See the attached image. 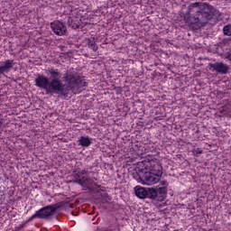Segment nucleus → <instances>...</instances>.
<instances>
[{
  "instance_id": "bb28decb",
  "label": "nucleus",
  "mask_w": 231,
  "mask_h": 231,
  "mask_svg": "<svg viewBox=\"0 0 231 231\" xmlns=\"http://www.w3.org/2000/svg\"><path fill=\"white\" fill-rule=\"evenodd\" d=\"M95 190H96V192H97L98 194H99V192H104V189H95Z\"/></svg>"
},
{
  "instance_id": "f257e3e1",
  "label": "nucleus",
  "mask_w": 231,
  "mask_h": 231,
  "mask_svg": "<svg viewBox=\"0 0 231 231\" xmlns=\"http://www.w3.org/2000/svg\"><path fill=\"white\" fill-rule=\"evenodd\" d=\"M221 17V13L206 2H195L189 4L184 21L188 23L189 30L196 32L205 28L209 21Z\"/></svg>"
},
{
  "instance_id": "a878e982",
  "label": "nucleus",
  "mask_w": 231,
  "mask_h": 231,
  "mask_svg": "<svg viewBox=\"0 0 231 231\" xmlns=\"http://www.w3.org/2000/svg\"><path fill=\"white\" fill-rule=\"evenodd\" d=\"M79 173L81 174V176H84V174H88V171H86L85 170H82L81 171H78Z\"/></svg>"
},
{
  "instance_id": "7ed1b4c3",
  "label": "nucleus",
  "mask_w": 231,
  "mask_h": 231,
  "mask_svg": "<svg viewBox=\"0 0 231 231\" xmlns=\"http://www.w3.org/2000/svg\"><path fill=\"white\" fill-rule=\"evenodd\" d=\"M46 73L51 75L47 95H60V97L67 98L69 95V88L60 80L61 74L59 69L50 68L46 70Z\"/></svg>"
},
{
  "instance_id": "412c9836",
  "label": "nucleus",
  "mask_w": 231,
  "mask_h": 231,
  "mask_svg": "<svg viewBox=\"0 0 231 231\" xmlns=\"http://www.w3.org/2000/svg\"><path fill=\"white\" fill-rule=\"evenodd\" d=\"M25 226H26V223H23V224L20 225L19 226H15L13 231H21V230H23V228H24Z\"/></svg>"
},
{
  "instance_id": "c756f323",
  "label": "nucleus",
  "mask_w": 231,
  "mask_h": 231,
  "mask_svg": "<svg viewBox=\"0 0 231 231\" xmlns=\"http://www.w3.org/2000/svg\"><path fill=\"white\" fill-rule=\"evenodd\" d=\"M229 60L231 61V54L229 55Z\"/></svg>"
},
{
  "instance_id": "4468645a",
  "label": "nucleus",
  "mask_w": 231,
  "mask_h": 231,
  "mask_svg": "<svg viewBox=\"0 0 231 231\" xmlns=\"http://www.w3.org/2000/svg\"><path fill=\"white\" fill-rule=\"evenodd\" d=\"M87 44H88V47L93 51H98V45H97V40L95 39V37L88 38L87 40Z\"/></svg>"
},
{
  "instance_id": "dca6fc26",
  "label": "nucleus",
  "mask_w": 231,
  "mask_h": 231,
  "mask_svg": "<svg viewBox=\"0 0 231 231\" xmlns=\"http://www.w3.org/2000/svg\"><path fill=\"white\" fill-rule=\"evenodd\" d=\"M60 207H62V205H60V203L49 205V208H50L51 211H52V214L54 216H55V214H57V210H59V208H60Z\"/></svg>"
},
{
  "instance_id": "9b49d317",
  "label": "nucleus",
  "mask_w": 231,
  "mask_h": 231,
  "mask_svg": "<svg viewBox=\"0 0 231 231\" xmlns=\"http://www.w3.org/2000/svg\"><path fill=\"white\" fill-rule=\"evenodd\" d=\"M84 188V190H88V192H95V189L93 187V180L88 177H85L82 180H79V184Z\"/></svg>"
},
{
  "instance_id": "f03ea898",
  "label": "nucleus",
  "mask_w": 231,
  "mask_h": 231,
  "mask_svg": "<svg viewBox=\"0 0 231 231\" xmlns=\"http://www.w3.org/2000/svg\"><path fill=\"white\" fill-rule=\"evenodd\" d=\"M143 169H139L143 177H138L137 181H142L143 185H154L160 181V178L163 176V167L158 160H152L143 163ZM149 169V171H147Z\"/></svg>"
},
{
  "instance_id": "f3484780",
  "label": "nucleus",
  "mask_w": 231,
  "mask_h": 231,
  "mask_svg": "<svg viewBox=\"0 0 231 231\" xmlns=\"http://www.w3.org/2000/svg\"><path fill=\"white\" fill-rule=\"evenodd\" d=\"M74 178H75L74 183L79 184L80 181H82L86 178V176L79 173L78 171L77 173L74 174Z\"/></svg>"
},
{
  "instance_id": "423d86ee",
  "label": "nucleus",
  "mask_w": 231,
  "mask_h": 231,
  "mask_svg": "<svg viewBox=\"0 0 231 231\" xmlns=\"http://www.w3.org/2000/svg\"><path fill=\"white\" fill-rule=\"evenodd\" d=\"M51 80V78H48L44 75L38 74L36 79H34V82L37 88H40V89H44V91L48 93Z\"/></svg>"
},
{
  "instance_id": "6e6552de",
  "label": "nucleus",
  "mask_w": 231,
  "mask_h": 231,
  "mask_svg": "<svg viewBox=\"0 0 231 231\" xmlns=\"http://www.w3.org/2000/svg\"><path fill=\"white\" fill-rule=\"evenodd\" d=\"M208 68L209 69H212V71L220 73V75H226V73H228V69H230L228 65L223 62L208 63Z\"/></svg>"
},
{
  "instance_id": "a211bd4d",
  "label": "nucleus",
  "mask_w": 231,
  "mask_h": 231,
  "mask_svg": "<svg viewBox=\"0 0 231 231\" xmlns=\"http://www.w3.org/2000/svg\"><path fill=\"white\" fill-rule=\"evenodd\" d=\"M223 33L224 35H226L227 37H231V24H226L223 28Z\"/></svg>"
},
{
  "instance_id": "f8f14e48",
  "label": "nucleus",
  "mask_w": 231,
  "mask_h": 231,
  "mask_svg": "<svg viewBox=\"0 0 231 231\" xmlns=\"http://www.w3.org/2000/svg\"><path fill=\"white\" fill-rule=\"evenodd\" d=\"M78 143L80 147H89V145L93 143V138H90L88 135H82L78 140Z\"/></svg>"
},
{
  "instance_id": "39448f33",
  "label": "nucleus",
  "mask_w": 231,
  "mask_h": 231,
  "mask_svg": "<svg viewBox=\"0 0 231 231\" xmlns=\"http://www.w3.org/2000/svg\"><path fill=\"white\" fill-rule=\"evenodd\" d=\"M167 187L161 188H151L150 189V199L152 201H163L167 198Z\"/></svg>"
},
{
  "instance_id": "4be33fe9",
  "label": "nucleus",
  "mask_w": 231,
  "mask_h": 231,
  "mask_svg": "<svg viewBox=\"0 0 231 231\" xmlns=\"http://www.w3.org/2000/svg\"><path fill=\"white\" fill-rule=\"evenodd\" d=\"M193 152L196 156H198V154H203V150H201V148H196L194 149Z\"/></svg>"
},
{
  "instance_id": "6ab92c4d",
  "label": "nucleus",
  "mask_w": 231,
  "mask_h": 231,
  "mask_svg": "<svg viewBox=\"0 0 231 231\" xmlns=\"http://www.w3.org/2000/svg\"><path fill=\"white\" fill-rule=\"evenodd\" d=\"M102 203H111V198H109V194L105 193L102 195Z\"/></svg>"
},
{
  "instance_id": "aec40b11",
  "label": "nucleus",
  "mask_w": 231,
  "mask_h": 231,
  "mask_svg": "<svg viewBox=\"0 0 231 231\" xmlns=\"http://www.w3.org/2000/svg\"><path fill=\"white\" fill-rule=\"evenodd\" d=\"M38 218L39 219V216L37 215V212H35V214H33L31 217H29L25 222V225H28V223H30V221H32V219Z\"/></svg>"
},
{
  "instance_id": "cd10ccee",
  "label": "nucleus",
  "mask_w": 231,
  "mask_h": 231,
  "mask_svg": "<svg viewBox=\"0 0 231 231\" xmlns=\"http://www.w3.org/2000/svg\"><path fill=\"white\" fill-rule=\"evenodd\" d=\"M223 42L224 44H226V42H228V40H224Z\"/></svg>"
},
{
  "instance_id": "0eeeda50",
  "label": "nucleus",
  "mask_w": 231,
  "mask_h": 231,
  "mask_svg": "<svg viewBox=\"0 0 231 231\" xmlns=\"http://www.w3.org/2000/svg\"><path fill=\"white\" fill-rule=\"evenodd\" d=\"M51 28L55 35L62 36L68 33V28L60 21L51 23Z\"/></svg>"
},
{
  "instance_id": "9d476101",
  "label": "nucleus",
  "mask_w": 231,
  "mask_h": 231,
  "mask_svg": "<svg viewBox=\"0 0 231 231\" xmlns=\"http://www.w3.org/2000/svg\"><path fill=\"white\" fill-rule=\"evenodd\" d=\"M135 196L139 198V199H145L148 198V199H151V188L145 189V188H134Z\"/></svg>"
},
{
  "instance_id": "1a4fd4ad",
  "label": "nucleus",
  "mask_w": 231,
  "mask_h": 231,
  "mask_svg": "<svg viewBox=\"0 0 231 231\" xmlns=\"http://www.w3.org/2000/svg\"><path fill=\"white\" fill-rule=\"evenodd\" d=\"M36 214L38 215V219H45V221L52 219L53 216H55L49 206L40 208L36 211Z\"/></svg>"
},
{
  "instance_id": "20e7f679",
  "label": "nucleus",
  "mask_w": 231,
  "mask_h": 231,
  "mask_svg": "<svg viewBox=\"0 0 231 231\" xmlns=\"http://www.w3.org/2000/svg\"><path fill=\"white\" fill-rule=\"evenodd\" d=\"M63 79L68 84L66 85V88H68L69 93V89H82V88H86L88 86V82H86L84 78L77 72L67 70Z\"/></svg>"
},
{
  "instance_id": "c85d7f7f",
  "label": "nucleus",
  "mask_w": 231,
  "mask_h": 231,
  "mask_svg": "<svg viewBox=\"0 0 231 231\" xmlns=\"http://www.w3.org/2000/svg\"><path fill=\"white\" fill-rule=\"evenodd\" d=\"M0 127H3V122L0 121Z\"/></svg>"
},
{
  "instance_id": "393cba45",
  "label": "nucleus",
  "mask_w": 231,
  "mask_h": 231,
  "mask_svg": "<svg viewBox=\"0 0 231 231\" xmlns=\"http://www.w3.org/2000/svg\"><path fill=\"white\" fill-rule=\"evenodd\" d=\"M161 185H162V187H166L165 185H168L167 180H162V181H161Z\"/></svg>"
},
{
  "instance_id": "b1692460",
  "label": "nucleus",
  "mask_w": 231,
  "mask_h": 231,
  "mask_svg": "<svg viewBox=\"0 0 231 231\" xmlns=\"http://www.w3.org/2000/svg\"><path fill=\"white\" fill-rule=\"evenodd\" d=\"M114 90L116 91V93H117V95L122 93V88L120 87H115Z\"/></svg>"
},
{
  "instance_id": "5701e85b",
  "label": "nucleus",
  "mask_w": 231,
  "mask_h": 231,
  "mask_svg": "<svg viewBox=\"0 0 231 231\" xmlns=\"http://www.w3.org/2000/svg\"><path fill=\"white\" fill-rule=\"evenodd\" d=\"M5 73H8V71L2 65L0 66V75H5Z\"/></svg>"
},
{
  "instance_id": "ddd939ff",
  "label": "nucleus",
  "mask_w": 231,
  "mask_h": 231,
  "mask_svg": "<svg viewBox=\"0 0 231 231\" xmlns=\"http://www.w3.org/2000/svg\"><path fill=\"white\" fill-rule=\"evenodd\" d=\"M80 23H82V20H73L71 16L68 17L67 24L72 28V30H79L80 28Z\"/></svg>"
},
{
  "instance_id": "2eb2a0df",
  "label": "nucleus",
  "mask_w": 231,
  "mask_h": 231,
  "mask_svg": "<svg viewBox=\"0 0 231 231\" xmlns=\"http://www.w3.org/2000/svg\"><path fill=\"white\" fill-rule=\"evenodd\" d=\"M2 66L8 72L10 69H12V68H14V66H15V61H14V60H6L5 64Z\"/></svg>"
},
{
  "instance_id": "7c9ffc66",
  "label": "nucleus",
  "mask_w": 231,
  "mask_h": 231,
  "mask_svg": "<svg viewBox=\"0 0 231 231\" xmlns=\"http://www.w3.org/2000/svg\"><path fill=\"white\" fill-rule=\"evenodd\" d=\"M98 189H100V186H97Z\"/></svg>"
}]
</instances>
